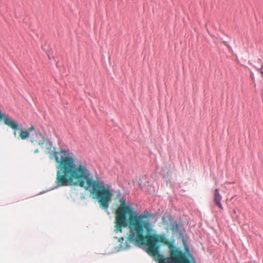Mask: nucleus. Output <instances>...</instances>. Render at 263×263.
I'll list each match as a JSON object with an SVG mask.
<instances>
[{"mask_svg":"<svg viewBox=\"0 0 263 263\" xmlns=\"http://www.w3.org/2000/svg\"><path fill=\"white\" fill-rule=\"evenodd\" d=\"M34 130L35 127L34 126H31L26 130H20V138L22 140L27 139L29 137L30 133Z\"/></svg>","mask_w":263,"mask_h":263,"instance_id":"5","label":"nucleus"},{"mask_svg":"<svg viewBox=\"0 0 263 263\" xmlns=\"http://www.w3.org/2000/svg\"><path fill=\"white\" fill-rule=\"evenodd\" d=\"M222 43H223L225 46H227V47H230L229 45L228 44V43H227L226 41H222Z\"/></svg>","mask_w":263,"mask_h":263,"instance_id":"7","label":"nucleus"},{"mask_svg":"<svg viewBox=\"0 0 263 263\" xmlns=\"http://www.w3.org/2000/svg\"><path fill=\"white\" fill-rule=\"evenodd\" d=\"M30 141L33 145H39L42 148L49 149L51 146V142L39 132H35L31 135Z\"/></svg>","mask_w":263,"mask_h":263,"instance_id":"3","label":"nucleus"},{"mask_svg":"<svg viewBox=\"0 0 263 263\" xmlns=\"http://www.w3.org/2000/svg\"><path fill=\"white\" fill-rule=\"evenodd\" d=\"M39 149H36L34 151V153H37L39 152Z\"/></svg>","mask_w":263,"mask_h":263,"instance_id":"9","label":"nucleus"},{"mask_svg":"<svg viewBox=\"0 0 263 263\" xmlns=\"http://www.w3.org/2000/svg\"><path fill=\"white\" fill-rule=\"evenodd\" d=\"M262 67H263V64H262L261 68L259 69V71H260V73H261V76L263 77V69H262Z\"/></svg>","mask_w":263,"mask_h":263,"instance_id":"8","label":"nucleus"},{"mask_svg":"<svg viewBox=\"0 0 263 263\" xmlns=\"http://www.w3.org/2000/svg\"><path fill=\"white\" fill-rule=\"evenodd\" d=\"M84 196H82L81 197V199H84Z\"/></svg>","mask_w":263,"mask_h":263,"instance_id":"10","label":"nucleus"},{"mask_svg":"<svg viewBox=\"0 0 263 263\" xmlns=\"http://www.w3.org/2000/svg\"><path fill=\"white\" fill-rule=\"evenodd\" d=\"M222 196L220 194L219 189H216L213 193V200L215 204L218 207L220 211L223 210V207L221 204Z\"/></svg>","mask_w":263,"mask_h":263,"instance_id":"4","label":"nucleus"},{"mask_svg":"<svg viewBox=\"0 0 263 263\" xmlns=\"http://www.w3.org/2000/svg\"><path fill=\"white\" fill-rule=\"evenodd\" d=\"M120 206L115 212V229L116 233L121 232L122 228L128 226L129 232L126 243L119 239L120 247L124 249L129 248L128 242L146 246L147 254L152 256L158 263H195L191 262L185 254L179 249L174 248L172 243L164 235L152 234L153 229L149 218L151 213L137 215L134 208L126 202L124 197L119 199Z\"/></svg>","mask_w":263,"mask_h":263,"instance_id":"1","label":"nucleus"},{"mask_svg":"<svg viewBox=\"0 0 263 263\" xmlns=\"http://www.w3.org/2000/svg\"><path fill=\"white\" fill-rule=\"evenodd\" d=\"M241 213V211L238 208H235L231 214V216L232 218L236 221L237 222L240 223V215Z\"/></svg>","mask_w":263,"mask_h":263,"instance_id":"6","label":"nucleus"},{"mask_svg":"<svg viewBox=\"0 0 263 263\" xmlns=\"http://www.w3.org/2000/svg\"><path fill=\"white\" fill-rule=\"evenodd\" d=\"M53 153L58 163L57 185L64 186L78 184L89 191L92 198L98 200L100 207L107 210L113 196L111 186L105 183L98 175L93 178L85 163H76L74 155L69 149H60Z\"/></svg>","mask_w":263,"mask_h":263,"instance_id":"2","label":"nucleus"}]
</instances>
